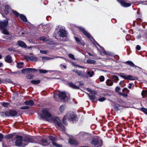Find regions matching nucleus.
Returning a JSON list of instances; mask_svg holds the SVG:
<instances>
[{"instance_id": "603ef678", "label": "nucleus", "mask_w": 147, "mask_h": 147, "mask_svg": "<svg viewBox=\"0 0 147 147\" xmlns=\"http://www.w3.org/2000/svg\"><path fill=\"white\" fill-rule=\"evenodd\" d=\"M12 12L17 17H18L20 15L19 13H18V12H16V11L13 10Z\"/></svg>"}, {"instance_id": "6e6552de", "label": "nucleus", "mask_w": 147, "mask_h": 147, "mask_svg": "<svg viewBox=\"0 0 147 147\" xmlns=\"http://www.w3.org/2000/svg\"><path fill=\"white\" fill-rule=\"evenodd\" d=\"M48 138L49 140L52 141V143L54 146H55L57 147H62V145H61L58 144L55 142V141L56 140V139L55 138L52 136H49L48 137Z\"/></svg>"}, {"instance_id": "4468645a", "label": "nucleus", "mask_w": 147, "mask_h": 147, "mask_svg": "<svg viewBox=\"0 0 147 147\" xmlns=\"http://www.w3.org/2000/svg\"><path fill=\"white\" fill-rule=\"evenodd\" d=\"M26 59L28 60H30L31 61H38V58L37 57L32 56H27L26 57Z\"/></svg>"}, {"instance_id": "a18cd8bd", "label": "nucleus", "mask_w": 147, "mask_h": 147, "mask_svg": "<svg viewBox=\"0 0 147 147\" xmlns=\"http://www.w3.org/2000/svg\"><path fill=\"white\" fill-rule=\"evenodd\" d=\"M67 119L66 118V116H64L63 119V124L65 125H66L67 124V122L66 121V120Z\"/></svg>"}, {"instance_id": "dca6fc26", "label": "nucleus", "mask_w": 147, "mask_h": 147, "mask_svg": "<svg viewBox=\"0 0 147 147\" xmlns=\"http://www.w3.org/2000/svg\"><path fill=\"white\" fill-rule=\"evenodd\" d=\"M126 63L128 64L131 67H134L137 68L138 69H141V68L135 65L131 61H128L126 62Z\"/></svg>"}, {"instance_id": "680f3d73", "label": "nucleus", "mask_w": 147, "mask_h": 147, "mask_svg": "<svg viewBox=\"0 0 147 147\" xmlns=\"http://www.w3.org/2000/svg\"><path fill=\"white\" fill-rule=\"evenodd\" d=\"M129 35H127L126 36V40H129V39H128L127 38H128L129 36Z\"/></svg>"}, {"instance_id": "8fccbe9b", "label": "nucleus", "mask_w": 147, "mask_h": 147, "mask_svg": "<svg viewBox=\"0 0 147 147\" xmlns=\"http://www.w3.org/2000/svg\"><path fill=\"white\" fill-rule=\"evenodd\" d=\"M134 87V84L132 83H130L129 84L128 87L129 89H131V87Z\"/></svg>"}, {"instance_id": "4c0bfd02", "label": "nucleus", "mask_w": 147, "mask_h": 147, "mask_svg": "<svg viewBox=\"0 0 147 147\" xmlns=\"http://www.w3.org/2000/svg\"><path fill=\"white\" fill-rule=\"evenodd\" d=\"M0 29L2 30V32L3 34H9V33L8 32L7 30L4 29V28Z\"/></svg>"}, {"instance_id": "412c9836", "label": "nucleus", "mask_w": 147, "mask_h": 147, "mask_svg": "<svg viewBox=\"0 0 147 147\" xmlns=\"http://www.w3.org/2000/svg\"><path fill=\"white\" fill-rule=\"evenodd\" d=\"M24 103L26 105H28L29 106H32L34 105V103L33 100H27L24 102Z\"/></svg>"}, {"instance_id": "e2e57ef3", "label": "nucleus", "mask_w": 147, "mask_h": 147, "mask_svg": "<svg viewBox=\"0 0 147 147\" xmlns=\"http://www.w3.org/2000/svg\"><path fill=\"white\" fill-rule=\"evenodd\" d=\"M3 66V63L1 62H0V68Z\"/></svg>"}, {"instance_id": "774afa93", "label": "nucleus", "mask_w": 147, "mask_h": 147, "mask_svg": "<svg viewBox=\"0 0 147 147\" xmlns=\"http://www.w3.org/2000/svg\"><path fill=\"white\" fill-rule=\"evenodd\" d=\"M122 82H123L122 81H121L119 83V85H121V84Z\"/></svg>"}, {"instance_id": "7c9ffc66", "label": "nucleus", "mask_w": 147, "mask_h": 147, "mask_svg": "<svg viewBox=\"0 0 147 147\" xmlns=\"http://www.w3.org/2000/svg\"><path fill=\"white\" fill-rule=\"evenodd\" d=\"M112 79L116 83H117L119 80L118 77L115 75H113L112 77Z\"/></svg>"}, {"instance_id": "a19ab883", "label": "nucleus", "mask_w": 147, "mask_h": 147, "mask_svg": "<svg viewBox=\"0 0 147 147\" xmlns=\"http://www.w3.org/2000/svg\"><path fill=\"white\" fill-rule=\"evenodd\" d=\"M40 81L39 80H32L31 81V83L33 84H38L40 83Z\"/></svg>"}, {"instance_id": "bf43d9fd", "label": "nucleus", "mask_w": 147, "mask_h": 147, "mask_svg": "<svg viewBox=\"0 0 147 147\" xmlns=\"http://www.w3.org/2000/svg\"><path fill=\"white\" fill-rule=\"evenodd\" d=\"M137 50H140L141 49V47L139 45H137L136 47Z\"/></svg>"}, {"instance_id": "0e129e2a", "label": "nucleus", "mask_w": 147, "mask_h": 147, "mask_svg": "<svg viewBox=\"0 0 147 147\" xmlns=\"http://www.w3.org/2000/svg\"><path fill=\"white\" fill-rule=\"evenodd\" d=\"M122 96L124 97H127V94H123Z\"/></svg>"}, {"instance_id": "f704fd0d", "label": "nucleus", "mask_w": 147, "mask_h": 147, "mask_svg": "<svg viewBox=\"0 0 147 147\" xmlns=\"http://www.w3.org/2000/svg\"><path fill=\"white\" fill-rule=\"evenodd\" d=\"M39 39L40 40H42L44 42H46L47 43H48V41H49V40L47 39L46 37L45 36L40 37L39 38Z\"/></svg>"}, {"instance_id": "49530a36", "label": "nucleus", "mask_w": 147, "mask_h": 147, "mask_svg": "<svg viewBox=\"0 0 147 147\" xmlns=\"http://www.w3.org/2000/svg\"><path fill=\"white\" fill-rule=\"evenodd\" d=\"M106 99L104 97H101L98 99V100L100 102H103L105 101Z\"/></svg>"}, {"instance_id": "338daca9", "label": "nucleus", "mask_w": 147, "mask_h": 147, "mask_svg": "<svg viewBox=\"0 0 147 147\" xmlns=\"http://www.w3.org/2000/svg\"><path fill=\"white\" fill-rule=\"evenodd\" d=\"M3 82V80L2 79H0V84L2 83Z\"/></svg>"}, {"instance_id": "0eeeda50", "label": "nucleus", "mask_w": 147, "mask_h": 147, "mask_svg": "<svg viewBox=\"0 0 147 147\" xmlns=\"http://www.w3.org/2000/svg\"><path fill=\"white\" fill-rule=\"evenodd\" d=\"M38 69L35 68H27L24 69L22 70V73L25 74V73H28L30 72L32 73H35L37 71Z\"/></svg>"}, {"instance_id": "4d7b16f0", "label": "nucleus", "mask_w": 147, "mask_h": 147, "mask_svg": "<svg viewBox=\"0 0 147 147\" xmlns=\"http://www.w3.org/2000/svg\"><path fill=\"white\" fill-rule=\"evenodd\" d=\"M121 89V88L119 86H117L115 88V90L116 92H118Z\"/></svg>"}, {"instance_id": "7ed1b4c3", "label": "nucleus", "mask_w": 147, "mask_h": 147, "mask_svg": "<svg viewBox=\"0 0 147 147\" xmlns=\"http://www.w3.org/2000/svg\"><path fill=\"white\" fill-rule=\"evenodd\" d=\"M123 78L130 80H134L137 79V77L131 75H127L123 73H120L117 74Z\"/></svg>"}, {"instance_id": "5701e85b", "label": "nucleus", "mask_w": 147, "mask_h": 147, "mask_svg": "<svg viewBox=\"0 0 147 147\" xmlns=\"http://www.w3.org/2000/svg\"><path fill=\"white\" fill-rule=\"evenodd\" d=\"M106 85L109 86L113 85V81L111 79H108L106 82Z\"/></svg>"}, {"instance_id": "20e7f679", "label": "nucleus", "mask_w": 147, "mask_h": 147, "mask_svg": "<svg viewBox=\"0 0 147 147\" xmlns=\"http://www.w3.org/2000/svg\"><path fill=\"white\" fill-rule=\"evenodd\" d=\"M66 116V118L70 121L74 122L76 119V117L75 114L72 112H69L65 116Z\"/></svg>"}, {"instance_id": "f257e3e1", "label": "nucleus", "mask_w": 147, "mask_h": 147, "mask_svg": "<svg viewBox=\"0 0 147 147\" xmlns=\"http://www.w3.org/2000/svg\"><path fill=\"white\" fill-rule=\"evenodd\" d=\"M42 115H39L40 119L43 117L48 121L55 123L57 126V128L59 130L64 131L65 127L63 125L61 121L59 118L57 117H52L51 114L49 113L48 110L47 109H44L42 111Z\"/></svg>"}, {"instance_id": "3c124183", "label": "nucleus", "mask_w": 147, "mask_h": 147, "mask_svg": "<svg viewBox=\"0 0 147 147\" xmlns=\"http://www.w3.org/2000/svg\"><path fill=\"white\" fill-rule=\"evenodd\" d=\"M40 53L42 54H46L47 53H48V51H47L45 50H40Z\"/></svg>"}, {"instance_id": "aec40b11", "label": "nucleus", "mask_w": 147, "mask_h": 147, "mask_svg": "<svg viewBox=\"0 0 147 147\" xmlns=\"http://www.w3.org/2000/svg\"><path fill=\"white\" fill-rule=\"evenodd\" d=\"M18 45L22 47L26 48L27 45L26 44L23 42L21 41H18Z\"/></svg>"}, {"instance_id": "a878e982", "label": "nucleus", "mask_w": 147, "mask_h": 147, "mask_svg": "<svg viewBox=\"0 0 147 147\" xmlns=\"http://www.w3.org/2000/svg\"><path fill=\"white\" fill-rule=\"evenodd\" d=\"M11 9L9 5H7L5 6L4 12L5 14H8L9 13V12Z\"/></svg>"}, {"instance_id": "cd10ccee", "label": "nucleus", "mask_w": 147, "mask_h": 147, "mask_svg": "<svg viewBox=\"0 0 147 147\" xmlns=\"http://www.w3.org/2000/svg\"><path fill=\"white\" fill-rule=\"evenodd\" d=\"M38 70L39 71V72L40 73H42V74H45L49 71L50 72H54V71H54V70L47 71V70H42V69H39V70L38 69Z\"/></svg>"}, {"instance_id": "09e8293b", "label": "nucleus", "mask_w": 147, "mask_h": 147, "mask_svg": "<svg viewBox=\"0 0 147 147\" xmlns=\"http://www.w3.org/2000/svg\"><path fill=\"white\" fill-rule=\"evenodd\" d=\"M141 110L145 114L147 115V109L143 108H141Z\"/></svg>"}, {"instance_id": "9d476101", "label": "nucleus", "mask_w": 147, "mask_h": 147, "mask_svg": "<svg viewBox=\"0 0 147 147\" xmlns=\"http://www.w3.org/2000/svg\"><path fill=\"white\" fill-rule=\"evenodd\" d=\"M72 71L77 74L79 76H80L83 78H87L84 72H83L81 71H78L77 70H73Z\"/></svg>"}, {"instance_id": "c9c22d12", "label": "nucleus", "mask_w": 147, "mask_h": 147, "mask_svg": "<svg viewBox=\"0 0 147 147\" xmlns=\"http://www.w3.org/2000/svg\"><path fill=\"white\" fill-rule=\"evenodd\" d=\"M89 98L90 100L92 101H94V100L95 98V96L94 95H91L89 96Z\"/></svg>"}, {"instance_id": "c85d7f7f", "label": "nucleus", "mask_w": 147, "mask_h": 147, "mask_svg": "<svg viewBox=\"0 0 147 147\" xmlns=\"http://www.w3.org/2000/svg\"><path fill=\"white\" fill-rule=\"evenodd\" d=\"M20 19L24 22H27V19L26 16L23 14H21L20 15Z\"/></svg>"}, {"instance_id": "13d9d810", "label": "nucleus", "mask_w": 147, "mask_h": 147, "mask_svg": "<svg viewBox=\"0 0 147 147\" xmlns=\"http://www.w3.org/2000/svg\"><path fill=\"white\" fill-rule=\"evenodd\" d=\"M3 138V136L2 134H0V142L1 141Z\"/></svg>"}, {"instance_id": "f3484780", "label": "nucleus", "mask_w": 147, "mask_h": 147, "mask_svg": "<svg viewBox=\"0 0 147 147\" xmlns=\"http://www.w3.org/2000/svg\"><path fill=\"white\" fill-rule=\"evenodd\" d=\"M40 139L42 143V145H43L46 146L49 144V142H48L45 138H43L42 137H40Z\"/></svg>"}, {"instance_id": "58836bf2", "label": "nucleus", "mask_w": 147, "mask_h": 147, "mask_svg": "<svg viewBox=\"0 0 147 147\" xmlns=\"http://www.w3.org/2000/svg\"><path fill=\"white\" fill-rule=\"evenodd\" d=\"M13 135L11 134H9L5 135V138L6 139H11L12 138Z\"/></svg>"}, {"instance_id": "ea45409f", "label": "nucleus", "mask_w": 147, "mask_h": 147, "mask_svg": "<svg viewBox=\"0 0 147 147\" xmlns=\"http://www.w3.org/2000/svg\"><path fill=\"white\" fill-rule=\"evenodd\" d=\"M94 72L93 71H88L87 72V74L89 75L90 77H92L94 75Z\"/></svg>"}, {"instance_id": "2f4dec72", "label": "nucleus", "mask_w": 147, "mask_h": 147, "mask_svg": "<svg viewBox=\"0 0 147 147\" xmlns=\"http://www.w3.org/2000/svg\"><path fill=\"white\" fill-rule=\"evenodd\" d=\"M3 83H9L11 84H13V82L11 81V80L10 79H5L3 81Z\"/></svg>"}, {"instance_id": "de8ad7c7", "label": "nucleus", "mask_w": 147, "mask_h": 147, "mask_svg": "<svg viewBox=\"0 0 147 147\" xmlns=\"http://www.w3.org/2000/svg\"><path fill=\"white\" fill-rule=\"evenodd\" d=\"M68 56L69 57L71 58V59H72L73 60H75L76 59L74 58V55L71 54H69L68 55Z\"/></svg>"}, {"instance_id": "c756f323", "label": "nucleus", "mask_w": 147, "mask_h": 147, "mask_svg": "<svg viewBox=\"0 0 147 147\" xmlns=\"http://www.w3.org/2000/svg\"><path fill=\"white\" fill-rule=\"evenodd\" d=\"M69 85L70 87L74 89H78L79 88L78 86L72 83H70L69 84Z\"/></svg>"}, {"instance_id": "4be33fe9", "label": "nucleus", "mask_w": 147, "mask_h": 147, "mask_svg": "<svg viewBox=\"0 0 147 147\" xmlns=\"http://www.w3.org/2000/svg\"><path fill=\"white\" fill-rule=\"evenodd\" d=\"M121 5L124 7H127L130 6L131 4L130 3H126L124 1H121Z\"/></svg>"}, {"instance_id": "72a5a7b5", "label": "nucleus", "mask_w": 147, "mask_h": 147, "mask_svg": "<svg viewBox=\"0 0 147 147\" xmlns=\"http://www.w3.org/2000/svg\"><path fill=\"white\" fill-rule=\"evenodd\" d=\"M142 95L143 98H145L147 97V91L146 90H143L142 92Z\"/></svg>"}, {"instance_id": "a211bd4d", "label": "nucleus", "mask_w": 147, "mask_h": 147, "mask_svg": "<svg viewBox=\"0 0 147 147\" xmlns=\"http://www.w3.org/2000/svg\"><path fill=\"white\" fill-rule=\"evenodd\" d=\"M74 38H75L77 43L82 45H85V43L83 41H81V40L77 37L76 36H74Z\"/></svg>"}, {"instance_id": "bb28decb", "label": "nucleus", "mask_w": 147, "mask_h": 147, "mask_svg": "<svg viewBox=\"0 0 147 147\" xmlns=\"http://www.w3.org/2000/svg\"><path fill=\"white\" fill-rule=\"evenodd\" d=\"M12 36L11 35L9 34L3 35V37L5 39L10 40L12 39Z\"/></svg>"}, {"instance_id": "1a4fd4ad", "label": "nucleus", "mask_w": 147, "mask_h": 147, "mask_svg": "<svg viewBox=\"0 0 147 147\" xmlns=\"http://www.w3.org/2000/svg\"><path fill=\"white\" fill-rule=\"evenodd\" d=\"M8 20H6L0 21V29H3L6 27L8 25Z\"/></svg>"}, {"instance_id": "f8f14e48", "label": "nucleus", "mask_w": 147, "mask_h": 147, "mask_svg": "<svg viewBox=\"0 0 147 147\" xmlns=\"http://www.w3.org/2000/svg\"><path fill=\"white\" fill-rule=\"evenodd\" d=\"M66 96V93L64 92H60L59 94V96L61 100L65 99Z\"/></svg>"}, {"instance_id": "5fc2aeb1", "label": "nucleus", "mask_w": 147, "mask_h": 147, "mask_svg": "<svg viewBox=\"0 0 147 147\" xmlns=\"http://www.w3.org/2000/svg\"><path fill=\"white\" fill-rule=\"evenodd\" d=\"M9 104L7 102H3L2 105L5 107H7L9 105Z\"/></svg>"}, {"instance_id": "c03bdc74", "label": "nucleus", "mask_w": 147, "mask_h": 147, "mask_svg": "<svg viewBox=\"0 0 147 147\" xmlns=\"http://www.w3.org/2000/svg\"><path fill=\"white\" fill-rule=\"evenodd\" d=\"M30 108L29 107L27 106L21 107H20V109L22 110H26Z\"/></svg>"}, {"instance_id": "f03ea898", "label": "nucleus", "mask_w": 147, "mask_h": 147, "mask_svg": "<svg viewBox=\"0 0 147 147\" xmlns=\"http://www.w3.org/2000/svg\"><path fill=\"white\" fill-rule=\"evenodd\" d=\"M15 145L18 146L24 147L27 145L30 142H33V139L29 137H26L24 138L20 136H17L14 140Z\"/></svg>"}, {"instance_id": "79ce46f5", "label": "nucleus", "mask_w": 147, "mask_h": 147, "mask_svg": "<svg viewBox=\"0 0 147 147\" xmlns=\"http://www.w3.org/2000/svg\"><path fill=\"white\" fill-rule=\"evenodd\" d=\"M98 79L100 82H103L105 80V77L104 76H101L99 77Z\"/></svg>"}, {"instance_id": "b1692460", "label": "nucleus", "mask_w": 147, "mask_h": 147, "mask_svg": "<svg viewBox=\"0 0 147 147\" xmlns=\"http://www.w3.org/2000/svg\"><path fill=\"white\" fill-rule=\"evenodd\" d=\"M114 108L116 111H118L121 109L122 107L119 104H115L114 106Z\"/></svg>"}, {"instance_id": "6ab92c4d", "label": "nucleus", "mask_w": 147, "mask_h": 147, "mask_svg": "<svg viewBox=\"0 0 147 147\" xmlns=\"http://www.w3.org/2000/svg\"><path fill=\"white\" fill-rule=\"evenodd\" d=\"M5 60V61L9 63H11L12 62V59L11 56L8 55L6 56Z\"/></svg>"}, {"instance_id": "473e14b6", "label": "nucleus", "mask_w": 147, "mask_h": 147, "mask_svg": "<svg viewBox=\"0 0 147 147\" xmlns=\"http://www.w3.org/2000/svg\"><path fill=\"white\" fill-rule=\"evenodd\" d=\"M86 62L88 63L94 64L95 63V61L94 60L88 59L86 60Z\"/></svg>"}, {"instance_id": "e433bc0d", "label": "nucleus", "mask_w": 147, "mask_h": 147, "mask_svg": "<svg viewBox=\"0 0 147 147\" xmlns=\"http://www.w3.org/2000/svg\"><path fill=\"white\" fill-rule=\"evenodd\" d=\"M65 107L64 105H61V106L59 108V110L62 113L64 111L65 109Z\"/></svg>"}, {"instance_id": "39448f33", "label": "nucleus", "mask_w": 147, "mask_h": 147, "mask_svg": "<svg viewBox=\"0 0 147 147\" xmlns=\"http://www.w3.org/2000/svg\"><path fill=\"white\" fill-rule=\"evenodd\" d=\"M90 143L96 147H98L101 146L102 142L101 140L99 141L97 138H93L92 140Z\"/></svg>"}, {"instance_id": "864d4df0", "label": "nucleus", "mask_w": 147, "mask_h": 147, "mask_svg": "<svg viewBox=\"0 0 147 147\" xmlns=\"http://www.w3.org/2000/svg\"><path fill=\"white\" fill-rule=\"evenodd\" d=\"M123 92H125L126 93H128L129 92V90L127 88H125L123 90Z\"/></svg>"}, {"instance_id": "2eb2a0df", "label": "nucleus", "mask_w": 147, "mask_h": 147, "mask_svg": "<svg viewBox=\"0 0 147 147\" xmlns=\"http://www.w3.org/2000/svg\"><path fill=\"white\" fill-rule=\"evenodd\" d=\"M97 45L99 46L101 48V50L102 51V52L105 55H109L110 56H112L113 54L111 53L106 51H105L103 48L100 46L98 44H97Z\"/></svg>"}, {"instance_id": "423d86ee", "label": "nucleus", "mask_w": 147, "mask_h": 147, "mask_svg": "<svg viewBox=\"0 0 147 147\" xmlns=\"http://www.w3.org/2000/svg\"><path fill=\"white\" fill-rule=\"evenodd\" d=\"M58 34L60 37L63 38L67 36V32L63 27H60L58 32Z\"/></svg>"}, {"instance_id": "052dcab7", "label": "nucleus", "mask_w": 147, "mask_h": 147, "mask_svg": "<svg viewBox=\"0 0 147 147\" xmlns=\"http://www.w3.org/2000/svg\"><path fill=\"white\" fill-rule=\"evenodd\" d=\"M86 90L89 92H92V90L90 88H87Z\"/></svg>"}, {"instance_id": "6e6d98bb", "label": "nucleus", "mask_w": 147, "mask_h": 147, "mask_svg": "<svg viewBox=\"0 0 147 147\" xmlns=\"http://www.w3.org/2000/svg\"><path fill=\"white\" fill-rule=\"evenodd\" d=\"M27 78L28 79H31L33 78V76L31 75H28L27 76Z\"/></svg>"}, {"instance_id": "ddd939ff", "label": "nucleus", "mask_w": 147, "mask_h": 147, "mask_svg": "<svg viewBox=\"0 0 147 147\" xmlns=\"http://www.w3.org/2000/svg\"><path fill=\"white\" fill-rule=\"evenodd\" d=\"M69 142L70 144L74 145H77L78 143L76 140L71 138H69Z\"/></svg>"}, {"instance_id": "9b49d317", "label": "nucleus", "mask_w": 147, "mask_h": 147, "mask_svg": "<svg viewBox=\"0 0 147 147\" xmlns=\"http://www.w3.org/2000/svg\"><path fill=\"white\" fill-rule=\"evenodd\" d=\"M79 29L88 38H90L91 37L90 34L87 32L86 31L84 28H83L82 27H80L79 28Z\"/></svg>"}, {"instance_id": "69168bd1", "label": "nucleus", "mask_w": 147, "mask_h": 147, "mask_svg": "<svg viewBox=\"0 0 147 147\" xmlns=\"http://www.w3.org/2000/svg\"><path fill=\"white\" fill-rule=\"evenodd\" d=\"M33 47L32 46H30L29 47H28V49H30L32 48Z\"/></svg>"}, {"instance_id": "393cba45", "label": "nucleus", "mask_w": 147, "mask_h": 147, "mask_svg": "<svg viewBox=\"0 0 147 147\" xmlns=\"http://www.w3.org/2000/svg\"><path fill=\"white\" fill-rule=\"evenodd\" d=\"M9 115L11 116H16L17 115V113L16 111L13 110L9 112Z\"/></svg>"}, {"instance_id": "37998d69", "label": "nucleus", "mask_w": 147, "mask_h": 147, "mask_svg": "<svg viewBox=\"0 0 147 147\" xmlns=\"http://www.w3.org/2000/svg\"><path fill=\"white\" fill-rule=\"evenodd\" d=\"M23 64V62L18 63L17 64V67L18 68H22V65Z\"/></svg>"}]
</instances>
